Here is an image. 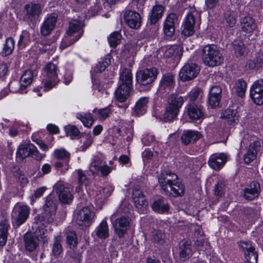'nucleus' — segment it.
<instances>
[{"mask_svg":"<svg viewBox=\"0 0 263 263\" xmlns=\"http://www.w3.org/2000/svg\"><path fill=\"white\" fill-rule=\"evenodd\" d=\"M57 200L55 197L49 195L46 197L42 214L43 220L46 223L53 221L57 209Z\"/></svg>","mask_w":263,"mask_h":263,"instance_id":"obj_5","label":"nucleus"},{"mask_svg":"<svg viewBox=\"0 0 263 263\" xmlns=\"http://www.w3.org/2000/svg\"><path fill=\"white\" fill-rule=\"evenodd\" d=\"M83 23L77 20H73L69 23L66 35L61 43L60 48L64 49L78 41L82 35Z\"/></svg>","mask_w":263,"mask_h":263,"instance_id":"obj_2","label":"nucleus"},{"mask_svg":"<svg viewBox=\"0 0 263 263\" xmlns=\"http://www.w3.org/2000/svg\"><path fill=\"white\" fill-rule=\"evenodd\" d=\"M239 246L243 251L246 263H257V254L255 251V248L250 241H240Z\"/></svg>","mask_w":263,"mask_h":263,"instance_id":"obj_12","label":"nucleus"},{"mask_svg":"<svg viewBox=\"0 0 263 263\" xmlns=\"http://www.w3.org/2000/svg\"><path fill=\"white\" fill-rule=\"evenodd\" d=\"M184 102L183 98L179 95L172 93L170 96L164 115L165 121H171L177 117Z\"/></svg>","mask_w":263,"mask_h":263,"instance_id":"obj_4","label":"nucleus"},{"mask_svg":"<svg viewBox=\"0 0 263 263\" xmlns=\"http://www.w3.org/2000/svg\"><path fill=\"white\" fill-rule=\"evenodd\" d=\"M109 60H107L106 59L105 61L102 62H99L97 65L95 69L96 72H101L105 70L107 66L109 64Z\"/></svg>","mask_w":263,"mask_h":263,"instance_id":"obj_60","label":"nucleus"},{"mask_svg":"<svg viewBox=\"0 0 263 263\" xmlns=\"http://www.w3.org/2000/svg\"><path fill=\"white\" fill-rule=\"evenodd\" d=\"M54 190L58 195L60 201L62 203H69L72 201L73 195L71 194L72 189L70 185L58 182L54 185Z\"/></svg>","mask_w":263,"mask_h":263,"instance_id":"obj_6","label":"nucleus"},{"mask_svg":"<svg viewBox=\"0 0 263 263\" xmlns=\"http://www.w3.org/2000/svg\"><path fill=\"white\" fill-rule=\"evenodd\" d=\"M195 245L198 250L203 251L206 250L209 246L205 237L202 235L197 237Z\"/></svg>","mask_w":263,"mask_h":263,"instance_id":"obj_48","label":"nucleus"},{"mask_svg":"<svg viewBox=\"0 0 263 263\" xmlns=\"http://www.w3.org/2000/svg\"><path fill=\"white\" fill-rule=\"evenodd\" d=\"M202 60L208 66L214 67L223 62V57L217 47L213 44L205 46L202 50Z\"/></svg>","mask_w":263,"mask_h":263,"instance_id":"obj_3","label":"nucleus"},{"mask_svg":"<svg viewBox=\"0 0 263 263\" xmlns=\"http://www.w3.org/2000/svg\"><path fill=\"white\" fill-rule=\"evenodd\" d=\"M199 71V68L195 64L185 65L181 69L179 77L183 81H190L197 77Z\"/></svg>","mask_w":263,"mask_h":263,"instance_id":"obj_11","label":"nucleus"},{"mask_svg":"<svg viewBox=\"0 0 263 263\" xmlns=\"http://www.w3.org/2000/svg\"><path fill=\"white\" fill-rule=\"evenodd\" d=\"M148 102V99L146 97L141 98L137 101L135 110L138 116L143 115L145 112Z\"/></svg>","mask_w":263,"mask_h":263,"instance_id":"obj_42","label":"nucleus"},{"mask_svg":"<svg viewBox=\"0 0 263 263\" xmlns=\"http://www.w3.org/2000/svg\"><path fill=\"white\" fill-rule=\"evenodd\" d=\"M110 113V109L106 107L98 111V118L100 120H104L107 118Z\"/></svg>","mask_w":263,"mask_h":263,"instance_id":"obj_62","label":"nucleus"},{"mask_svg":"<svg viewBox=\"0 0 263 263\" xmlns=\"http://www.w3.org/2000/svg\"><path fill=\"white\" fill-rule=\"evenodd\" d=\"M25 247L27 250L32 251L38 246V239L31 234H26L24 236Z\"/></svg>","mask_w":263,"mask_h":263,"instance_id":"obj_34","label":"nucleus"},{"mask_svg":"<svg viewBox=\"0 0 263 263\" xmlns=\"http://www.w3.org/2000/svg\"><path fill=\"white\" fill-rule=\"evenodd\" d=\"M133 77L130 70L124 68L120 76V84L132 86Z\"/></svg>","mask_w":263,"mask_h":263,"instance_id":"obj_39","label":"nucleus"},{"mask_svg":"<svg viewBox=\"0 0 263 263\" xmlns=\"http://www.w3.org/2000/svg\"><path fill=\"white\" fill-rule=\"evenodd\" d=\"M42 10L39 4L29 3L25 6V11L27 17L31 20H35L39 18Z\"/></svg>","mask_w":263,"mask_h":263,"instance_id":"obj_22","label":"nucleus"},{"mask_svg":"<svg viewBox=\"0 0 263 263\" xmlns=\"http://www.w3.org/2000/svg\"><path fill=\"white\" fill-rule=\"evenodd\" d=\"M224 186L222 182H219L215 185L214 193L216 196L221 197L224 194Z\"/></svg>","mask_w":263,"mask_h":263,"instance_id":"obj_61","label":"nucleus"},{"mask_svg":"<svg viewBox=\"0 0 263 263\" xmlns=\"http://www.w3.org/2000/svg\"><path fill=\"white\" fill-rule=\"evenodd\" d=\"M259 190V184L257 182H252L244 191L245 198L249 200L255 199L258 196Z\"/></svg>","mask_w":263,"mask_h":263,"instance_id":"obj_27","label":"nucleus"},{"mask_svg":"<svg viewBox=\"0 0 263 263\" xmlns=\"http://www.w3.org/2000/svg\"><path fill=\"white\" fill-rule=\"evenodd\" d=\"M221 89L219 86H215L211 88L209 103L212 107L218 106L221 100Z\"/></svg>","mask_w":263,"mask_h":263,"instance_id":"obj_25","label":"nucleus"},{"mask_svg":"<svg viewBox=\"0 0 263 263\" xmlns=\"http://www.w3.org/2000/svg\"><path fill=\"white\" fill-rule=\"evenodd\" d=\"M62 238L61 236H57L54 239L52 246V253L55 256L60 255L63 252V248L61 245Z\"/></svg>","mask_w":263,"mask_h":263,"instance_id":"obj_49","label":"nucleus"},{"mask_svg":"<svg viewBox=\"0 0 263 263\" xmlns=\"http://www.w3.org/2000/svg\"><path fill=\"white\" fill-rule=\"evenodd\" d=\"M132 86L120 84L116 91V98L121 102H124L129 96L130 91Z\"/></svg>","mask_w":263,"mask_h":263,"instance_id":"obj_30","label":"nucleus"},{"mask_svg":"<svg viewBox=\"0 0 263 263\" xmlns=\"http://www.w3.org/2000/svg\"><path fill=\"white\" fill-rule=\"evenodd\" d=\"M158 73V71L156 68H147L138 71L136 74V79L139 84L147 85L156 80Z\"/></svg>","mask_w":263,"mask_h":263,"instance_id":"obj_7","label":"nucleus"},{"mask_svg":"<svg viewBox=\"0 0 263 263\" xmlns=\"http://www.w3.org/2000/svg\"><path fill=\"white\" fill-rule=\"evenodd\" d=\"M83 145L82 146V150L85 151L88 147H89L93 142V138L90 135H86L83 137Z\"/></svg>","mask_w":263,"mask_h":263,"instance_id":"obj_58","label":"nucleus"},{"mask_svg":"<svg viewBox=\"0 0 263 263\" xmlns=\"http://www.w3.org/2000/svg\"><path fill=\"white\" fill-rule=\"evenodd\" d=\"M224 18L227 26L230 27H233L236 24V20L234 13L231 11H227L224 13Z\"/></svg>","mask_w":263,"mask_h":263,"instance_id":"obj_55","label":"nucleus"},{"mask_svg":"<svg viewBox=\"0 0 263 263\" xmlns=\"http://www.w3.org/2000/svg\"><path fill=\"white\" fill-rule=\"evenodd\" d=\"M112 167L103 164V160L99 157H95L89 166V171L93 175L101 173L102 176H107L111 171Z\"/></svg>","mask_w":263,"mask_h":263,"instance_id":"obj_8","label":"nucleus"},{"mask_svg":"<svg viewBox=\"0 0 263 263\" xmlns=\"http://www.w3.org/2000/svg\"><path fill=\"white\" fill-rule=\"evenodd\" d=\"M33 74L30 70H26L22 75L20 79V90H23L29 86L32 82Z\"/></svg>","mask_w":263,"mask_h":263,"instance_id":"obj_41","label":"nucleus"},{"mask_svg":"<svg viewBox=\"0 0 263 263\" xmlns=\"http://www.w3.org/2000/svg\"><path fill=\"white\" fill-rule=\"evenodd\" d=\"M46 76L48 79L55 80L58 79V67L52 63H48L45 68Z\"/></svg>","mask_w":263,"mask_h":263,"instance_id":"obj_43","label":"nucleus"},{"mask_svg":"<svg viewBox=\"0 0 263 263\" xmlns=\"http://www.w3.org/2000/svg\"><path fill=\"white\" fill-rule=\"evenodd\" d=\"M227 162V156L223 153L212 155L209 160V166L214 170L221 168Z\"/></svg>","mask_w":263,"mask_h":263,"instance_id":"obj_21","label":"nucleus"},{"mask_svg":"<svg viewBox=\"0 0 263 263\" xmlns=\"http://www.w3.org/2000/svg\"><path fill=\"white\" fill-rule=\"evenodd\" d=\"M66 242L70 247H77L78 238L77 234L74 231H69L66 233Z\"/></svg>","mask_w":263,"mask_h":263,"instance_id":"obj_50","label":"nucleus"},{"mask_svg":"<svg viewBox=\"0 0 263 263\" xmlns=\"http://www.w3.org/2000/svg\"><path fill=\"white\" fill-rule=\"evenodd\" d=\"M250 97L257 105L263 104V80H257L254 83L250 89Z\"/></svg>","mask_w":263,"mask_h":263,"instance_id":"obj_10","label":"nucleus"},{"mask_svg":"<svg viewBox=\"0 0 263 263\" xmlns=\"http://www.w3.org/2000/svg\"><path fill=\"white\" fill-rule=\"evenodd\" d=\"M262 149L261 142L259 141H255L251 143L249 146L247 153L243 156V160L246 163L249 164L254 160L258 153Z\"/></svg>","mask_w":263,"mask_h":263,"instance_id":"obj_16","label":"nucleus"},{"mask_svg":"<svg viewBox=\"0 0 263 263\" xmlns=\"http://www.w3.org/2000/svg\"><path fill=\"white\" fill-rule=\"evenodd\" d=\"M59 82L58 79L51 80L49 79L45 84V88L46 90H49L54 87Z\"/></svg>","mask_w":263,"mask_h":263,"instance_id":"obj_64","label":"nucleus"},{"mask_svg":"<svg viewBox=\"0 0 263 263\" xmlns=\"http://www.w3.org/2000/svg\"><path fill=\"white\" fill-rule=\"evenodd\" d=\"M131 219L128 216H121L112 223L116 234L119 237H123L124 234L130 227Z\"/></svg>","mask_w":263,"mask_h":263,"instance_id":"obj_9","label":"nucleus"},{"mask_svg":"<svg viewBox=\"0 0 263 263\" xmlns=\"http://www.w3.org/2000/svg\"><path fill=\"white\" fill-rule=\"evenodd\" d=\"M248 65L251 69L259 68L263 66V60L260 58H257L254 60H250Z\"/></svg>","mask_w":263,"mask_h":263,"instance_id":"obj_57","label":"nucleus"},{"mask_svg":"<svg viewBox=\"0 0 263 263\" xmlns=\"http://www.w3.org/2000/svg\"><path fill=\"white\" fill-rule=\"evenodd\" d=\"M14 40L12 38H8L6 40L3 51L1 52L2 55L6 57L10 55L14 50Z\"/></svg>","mask_w":263,"mask_h":263,"instance_id":"obj_44","label":"nucleus"},{"mask_svg":"<svg viewBox=\"0 0 263 263\" xmlns=\"http://www.w3.org/2000/svg\"><path fill=\"white\" fill-rule=\"evenodd\" d=\"M54 157L60 160H68L70 154L63 148L56 149L54 152Z\"/></svg>","mask_w":263,"mask_h":263,"instance_id":"obj_53","label":"nucleus"},{"mask_svg":"<svg viewBox=\"0 0 263 263\" xmlns=\"http://www.w3.org/2000/svg\"><path fill=\"white\" fill-rule=\"evenodd\" d=\"M219 2V0H205V6L207 9H213L218 5Z\"/></svg>","mask_w":263,"mask_h":263,"instance_id":"obj_63","label":"nucleus"},{"mask_svg":"<svg viewBox=\"0 0 263 263\" xmlns=\"http://www.w3.org/2000/svg\"><path fill=\"white\" fill-rule=\"evenodd\" d=\"M247 87L246 82L242 79H240L236 81L233 89L237 95L242 98L245 95Z\"/></svg>","mask_w":263,"mask_h":263,"instance_id":"obj_40","label":"nucleus"},{"mask_svg":"<svg viewBox=\"0 0 263 263\" xmlns=\"http://www.w3.org/2000/svg\"><path fill=\"white\" fill-rule=\"evenodd\" d=\"M121 35L118 32H115L111 33L109 38V45L112 47H116L120 42Z\"/></svg>","mask_w":263,"mask_h":263,"instance_id":"obj_52","label":"nucleus"},{"mask_svg":"<svg viewBox=\"0 0 263 263\" xmlns=\"http://www.w3.org/2000/svg\"><path fill=\"white\" fill-rule=\"evenodd\" d=\"M163 57L165 59L172 58L178 60L181 54V48L177 45L167 46L162 49Z\"/></svg>","mask_w":263,"mask_h":263,"instance_id":"obj_24","label":"nucleus"},{"mask_svg":"<svg viewBox=\"0 0 263 263\" xmlns=\"http://www.w3.org/2000/svg\"><path fill=\"white\" fill-rule=\"evenodd\" d=\"M97 236L101 239H105L109 236V230L107 223L103 220L97 227L96 231Z\"/></svg>","mask_w":263,"mask_h":263,"instance_id":"obj_38","label":"nucleus"},{"mask_svg":"<svg viewBox=\"0 0 263 263\" xmlns=\"http://www.w3.org/2000/svg\"><path fill=\"white\" fill-rule=\"evenodd\" d=\"M152 208L154 211L159 213H163L169 210V206L163 198L155 200Z\"/></svg>","mask_w":263,"mask_h":263,"instance_id":"obj_36","label":"nucleus"},{"mask_svg":"<svg viewBox=\"0 0 263 263\" xmlns=\"http://www.w3.org/2000/svg\"><path fill=\"white\" fill-rule=\"evenodd\" d=\"M94 214L88 206H85L77 213V221L80 226H89Z\"/></svg>","mask_w":263,"mask_h":263,"instance_id":"obj_14","label":"nucleus"},{"mask_svg":"<svg viewBox=\"0 0 263 263\" xmlns=\"http://www.w3.org/2000/svg\"><path fill=\"white\" fill-rule=\"evenodd\" d=\"M195 18L194 14L189 13L184 21L182 26V34L185 36H191L195 32Z\"/></svg>","mask_w":263,"mask_h":263,"instance_id":"obj_18","label":"nucleus"},{"mask_svg":"<svg viewBox=\"0 0 263 263\" xmlns=\"http://www.w3.org/2000/svg\"><path fill=\"white\" fill-rule=\"evenodd\" d=\"M175 85L174 76L171 73L163 76L159 84V91L160 93L170 92Z\"/></svg>","mask_w":263,"mask_h":263,"instance_id":"obj_19","label":"nucleus"},{"mask_svg":"<svg viewBox=\"0 0 263 263\" xmlns=\"http://www.w3.org/2000/svg\"><path fill=\"white\" fill-rule=\"evenodd\" d=\"M200 138L198 132L188 130L183 133L181 137L182 142L185 145L195 142Z\"/></svg>","mask_w":263,"mask_h":263,"instance_id":"obj_33","label":"nucleus"},{"mask_svg":"<svg viewBox=\"0 0 263 263\" xmlns=\"http://www.w3.org/2000/svg\"><path fill=\"white\" fill-rule=\"evenodd\" d=\"M158 181L162 190L167 195L178 197L184 193L185 186L175 173L163 172L159 176Z\"/></svg>","mask_w":263,"mask_h":263,"instance_id":"obj_1","label":"nucleus"},{"mask_svg":"<svg viewBox=\"0 0 263 263\" xmlns=\"http://www.w3.org/2000/svg\"><path fill=\"white\" fill-rule=\"evenodd\" d=\"M165 11L164 7L160 4L153 6L149 15L151 24H155L163 16Z\"/></svg>","mask_w":263,"mask_h":263,"instance_id":"obj_29","label":"nucleus"},{"mask_svg":"<svg viewBox=\"0 0 263 263\" xmlns=\"http://www.w3.org/2000/svg\"><path fill=\"white\" fill-rule=\"evenodd\" d=\"M8 224L6 221L0 223V246H4L6 242Z\"/></svg>","mask_w":263,"mask_h":263,"instance_id":"obj_46","label":"nucleus"},{"mask_svg":"<svg viewBox=\"0 0 263 263\" xmlns=\"http://www.w3.org/2000/svg\"><path fill=\"white\" fill-rule=\"evenodd\" d=\"M192 254L191 242L185 240L181 241L179 246L180 259L182 261H185L190 258Z\"/></svg>","mask_w":263,"mask_h":263,"instance_id":"obj_26","label":"nucleus"},{"mask_svg":"<svg viewBox=\"0 0 263 263\" xmlns=\"http://www.w3.org/2000/svg\"><path fill=\"white\" fill-rule=\"evenodd\" d=\"M165 235L160 230H155L152 232L151 239L156 243H163L164 241Z\"/></svg>","mask_w":263,"mask_h":263,"instance_id":"obj_51","label":"nucleus"},{"mask_svg":"<svg viewBox=\"0 0 263 263\" xmlns=\"http://www.w3.org/2000/svg\"><path fill=\"white\" fill-rule=\"evenodd\" d=\"M65 130L67 135L77 136L79 134L78 128L74 125H67L65 127Z\"/></svg>","mask_w":263,"mask_h":263,"instance_id":"obj_59","label":"nucleus"},{"mask_svg":"<svg viewBox=\"0 0 263 263\" xmlns=\"http://www.w3.org/2000/svg\"><path fill=\"white\" fill-rule=\"evenodd\" d=\"M30 146L31 148L30 149L31 151L30 156H31L33 159L40 161L45 157V155L41 153L37 149V147L33 144L32 145H31Z\"/></svg>","mask_w":263,"mask_h":263,"instance_id":"obj_54","label":"nucleus"},{"mask_svg":"<svg viewBox=\"0 0 263 263\" xmlns=\"http://www.w3.org/2000/svg\"><path fill=\"white\" fill-rule=\"evenodd\" d=\"M57 21V15L51 14L49 15L43 22L41 28V32L43 35H49L54 28Z\"/></svg>","mask_w":263,"mask_h":263,"instance_id":"obj_20","label":"nucleus"},{"mask_svg":"<svg viewBox=\"0 0 263 263\" xmlns=\"http://www.w3.org/2000/svg\"><path fill=\"white\" fill-rule=\"evenodd\" d=\"M30 209L26 205H20L17 210V226L22 224L28 218Z\"/></svg>","mask_w":263,"mask_h":263,"instance_id":"obj_37","label":"nucleus"},{"mask_svg":"<svg viewBox=\"0 0 263 263\" xmlns=\"http://www.w3.org/2000/svg\"><path fill=\"white\" fill-rule=\"evenodd\" d=\"M178 21L177 14L172 13L166 17L163 24V32L165 35L171 37L175 31V24Z\"/></svg>","mask_w":263,"mask_h":263,"instance_id":"obj_17","label":"nucleus"},{"mask_svg":"<svg viewBox=\"0 0 263 263\" xmlns=\"http://www.w3.org/2000/svg\"><path fill=\"white\" fill-rule=\"evenodd\" d=\"M133 199L136 208L139 213H143L148 208V202L143 192L138 189L133 191Z\"/></svg>","mask_w":263,"mask_h":263,"instance_id":"obj_13","label":"nucleus"},{"mask_svg":"<svg viewBox=\"0 0 263 263\" xmlns=\"http://www.w3.org/2000/svg\"><path fill=\"white\" fill-rule=\"evenodd\" d=\"M76 117L78 119L80 120L84 125L87 127H90L94 122L93 118L89 114H82L81 113H78L77 114Z\"/></svg>","mask_w":263,"mask_h":263,"instance_id":"obj_45","label":"nucleus"},{"mask_svg":"<svg viewBox=\"0 0 263 263\" xmlns=\"http://www.w3.org/2000/svg\"><path fill=\"white\" fill-rule=\"evenodd\" d=\"M112 191V189L110 186H106L97 191L95 198L98 204H101L110 196Z\"/></svg>","mask_w":263,"mask_h":263,"instance_id":"obj_31","label":"nucleus"},{"mask_svg":"<svg viewBox=\"0 0 263 263\" xmlns=\"http://www.w3.org/2000/svg\"><path fill=\"white\" fill-rule=\"evenodd\" d=\"M67 254L70 258L78 261H80L82 258L81 253L76 249V247H70Z\"/></svg>","mask_w":263,"mask_h":263,"instance_id":"obj_56","label":"nucleus"},{"mask_svg":"<svg viewBox=\"0 0 263 263\" xmlns=\"http://www.w3.org/2000/svg\"><path fill=\"white\" fill-rule=\"evenodd\" d=\"M233 50L237 57H241L247 53V49L240 41H235L233 43Z\"/></svg>","mask_w":263,"mask_h":263,"instance_id":"obj_47","label":"nucleus"},{"mask_svg":"<svg viewBox=\"0 0 263 263\" xmlns=\"http://www.w3.org/2000/svg\"><path fill=\"white\" fill-rule=\"evenodd\" d=\"M187 114L192 120H199L203 117L202 107L194 103L189 104L186 107Z\"/></svg>","mask_w":263,"mask_h":263,"instance_id":"obj_23","label":"nucleus"},{"mask_svg":"<svg viewBox=\"0 0 263 263\" xmlns=\"http://www.w3.org/2000/svg\"><path fill=\"white\" fill-rule=\"evenodd\" d=\"M240 22L241 30L246 34L251 33L256 28L254 20L251 16L247 15L242 17Z\"/></svg>","mask_w":263,"mask_h":263,"instance_id":"obj_28","label":"nucleus"},{"mask_svg":"<svg viewBox=\"0 0 263 263\" xmlns=\"http://www.w3.org/2000/svg\"><path fill=\"white\" fill-rule=\"evenodd\" d=\"M221 118L231 124L238 120L237 112L236 109H227L221 112Z\"/></svg>","mask_w":263,"mask_h":263,"instance_id":"obj_32","label":"nucleus"},{"mask_svg":"<svg viewBox=\"0 0 263 263\" xmlns=\"http://www.w3.org/2000/svg\"><path fill=\"white\" fill-rule=\"evenodd\" d=\"M31 145H32V144L30 141L24 142L21 144L17 149V157H19L23 160L30 156Z\"/></svg>","mask_w":263,"mask_h":263,"instance_id":"obj_35","label":"nucleus"},{"mask_svg":"<svg viewBox=\"0 0 263 263\" xmlns=\"http://www.w3.org/2000/svg\"><path fill=\"white\" fill-rule=\"evenodd\" d=\"M124 18L126 23L132 28L137 29L141 26V16L135 11L126 10L124 13Z\"/></svg>","mask_w":263,"mask_h":263,"instance_id":"obj_15","label":"nucleus"}]
</instances>
